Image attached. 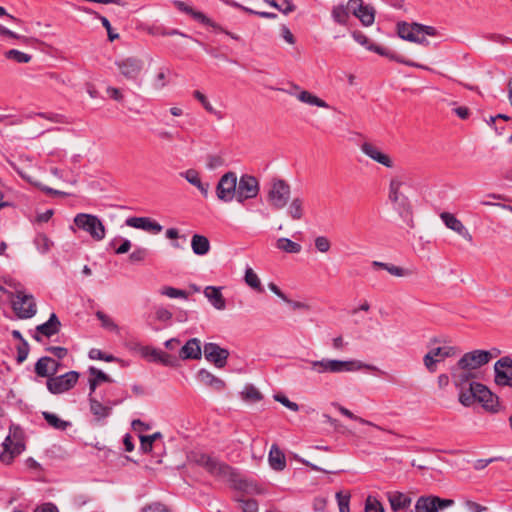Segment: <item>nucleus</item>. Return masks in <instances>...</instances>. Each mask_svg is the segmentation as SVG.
<instances>
[{"label":"nucleus","mask_w":512,"mask_h":512,"mask_svg":"<svg viewBox=\"0 0 512 512\" xmlns=\"http://www.w3.org/2000/svg\"><path fill=\"white\" fill-rule=\"evenodd\" d=\"M202 356L201 341L198 338L189 339L178 351L179 360H199Z\"/></svg>","instance_id":"nucleus-19"},{"label":"nucleus","mask_w":512,"mask_h":512,"mask_svg":"<svg viewBox=\"0 0 512 512\" xmlns=\"http://www.w3.org/2000/svg\"><path fill=\"white\" fill-rule=\"evenodd\" d=\"M61 323L56 316V314L52 313L48 319L43 324H40L36 327L37 334L34 336L35 340L41 341V338L38 334H41L45 337H51L59 332Z\"/></svg>","instance_id":"nucleus-22"},{"label":"nucleus","mask_w":512,"mask_h":512,"mask_svg":"<svg viewBox=\"0 0 512 512\" xmlns=\"http://www.w3.org/2000/svg\"><path fill=\"white\" fill-rule=\"evenodd\" d=\"M244 280H245V283L252 289H254L258 292L263 291V288L261 286V281H260L258 275L254 272V270L252 268H250V267L246 268Z\"/></svg>","instance_id":"nucleus-40"},{"label":"nucleus","mask_w":512,"mask_h":512,"mask_svg":"<svg viewBox=\"0 0 512 512\" xmlns=\"http://www.w3.org/2000/svg\"><path fill=\"white\" fill-rule=\"evenodd\" d=\"M315 247L321 253H327L331 248V242L326 236H318L315 238Z\"/></svg>","instance_id":"nucleus-55"},{"label":"nucleus","mask_w":512,"mask_h":512,"mask_svg":"<svg viewBox=\"0 0 512 512\" xmlns=\"http://www.w3.org/2000/svg\"><path fill=\"white\" fill-rule=\"evenodd\" d=\"M332 405H333L334 407H336V408L338 409V411H339L342 415H344V416L348 417L349 419H352V420L358 421L359 423L364 424V425H370V426H373V427H375V428H377V429H379V430H381V429H382V428H381V427H379L378 425H376V424H374V423H372V422H370V421H368V420H365V419H363V418H361V417L356 416V415H355V414H353L350 410H348L347 408H345V407L341 406V405H340V404H338V403H332Z\"/></svg>","instance_id":"nucleus-41"},{"label":"nucleus","mask_w":512,"mask_h":512,"mask_svg":"<svg viewBox=\"0 0 512 512\" xmlns=\"http://www.w3.org/2000/svg\"><path fill=\"white\" fill-rule=\"evenodd\" d=\"M336 500L339 507V512H350L349 503H350V494L349 493H336Z\"/></svg>","instance_id":"nucleus-49"},{"label":"nucleus","mask_w":512,"mask_h":512,"mask_svg":"<svg viewBox=\"0 0 512 512\" xmlns=\"http://www.w3.org/2000/svg\"><path fill=\"white\" fill-rule=\"evenodd\" d=\"M74 224L79 229L87 232L95 241H101L105 238V226L96 215L79 213L74 217Z\"/></svg>","instance_id":"nucleus-9"},{"label":"nucleus","mask_w":512,"mask_h":512,"mask_svg":"<svg viewBox=\"0 0 512 512\" xmlns=\"http://www.w3.org/2000/svg\"><path fill=\"white\" fill-rule=\"evenodd\" d=\"M197 380L202 384H218V382H220L214 375L205 369L199 370Z\"/></svg>","instance_id":"nucleus-53"},{"label":"nucleus","mask_w":512,"mask_h":512,"mask_svg":"<svg viewBox=\"0 0 512 512\" xmlns=\"http://www.w3.org/2000/svg\"><path fill=\"white\" fill-rule=\"evenodd\" d=\"M348 9L363 25L370 26L373 24L375 19L374 9L369 5H364L363 0H349Z\"/></svg>","instance_id":"nucleus-16"},{"label":"nucleus","mask_w":512,"mask_h":512,"mask_svg":"<svg viewBox=\"0 0 512 512\" xmlns=\"http://www.w3.org/2000/svg\"><path fill=\"white\" fill-rule=\"evenodd\" d=\"M126 225L135 229H141L147 232L158 234L163 227L156 221L148 217H129L125 221Z\"/></svg>","instance_id":"nucleus-20"},{"label":"nucleus","mask_w":512,"mask_h":512,"mask_svg":"<svg viewBox=\"0 0 512 512\" xmlns=\"http://www.w3.org/2000/svg\"><path fill=\"white\" fill-rule=\"evenodd\" d=\"M147 256V250L145 248H137L135 249L129 256V259L132 262H141Z\"/></svg>","instance_id":"nucleus-62"},{"label":"nucleus","mask_w":512,"mask_h":512,"mask_svg":"<svg viewBox=\"0 0 512 512\" xmlns=\"http://www.w3.org/2000/svg\"><path fill=\"white\" fill-rule=\"evenodd\" d=\"M367 49L371 50V51H374V52L378 53L379 55L387 56L390 59H392V60H394V61H396L398 63L407 65V66L421 68V69H428V67H426V66H424L422 64L413 62V61H411L409 59H406L403 56L395 55V54H389L384 48H382L380 46H376V45L371 44L370 46H367Z\"/></svg>","instance_id":"nucleus-28"},{"label":"nucleus","mask_w":512,"mask_h":512,"mask_svg":"<svg viewBox=\"0 0 512 512\" xmlns=\"http://www.w3.org/2000/svg\"><path fill=\"white\" fill-rule=\"evenodd\" d=\"M6 58L14 60L18 63H28L31 56L16 49H11L5 53Z\"/></svg>","instance_id":"nucleus-46"},{"label":"nucleus","mask_w":512,"mask_h":512,"mask_svg":"<svg viewBox=\"0 0 512 512\" xmlns=\"http://www.w3.org/2000/svg\"><path fill=\"white\" fill-rule=\"evenodd\" d=\"M348 5L345 6H336L332 10L333 19L339 24H345L348 19L349 13Z\"/></svg>","instance_id":"nucleus-45"},{"label":"nucleus","mask_w":512,"mask_h":512,"mask_svg":"<svg viewBox=\"0 0 512 512\" xmlns=\"http://www.w3.org/2000/svg\"><path fill=\"white\" fill-rule=\"evenodd\" d=\"M268 460L271 468L276 471H282L286 467L285 455L276 444L271 446Z\"/></svg>","instance_id":"nucleus-30"},{"label":"nucleus","mask_w":512,"mask_h":512,"mask_svg":"<svg viewBox=\"0 0 512 512\" xmlns=\"http://www.w3.org/2000/svg\"><path fill=\"white\" fill-rule=\"evenodd\" d=\"M193 96L195 99H197L201 105L203 106V108L210 114H213L218 120H222L224 118V115L222 114V112L216 110L212 104L210 103V101L208 100V98L202 93L200 92L199 90H195L193 92Z\"/></svg>","instance_id":"nucleus-35"},{"label":"nucleus","mask_w":512,"mask_h":512,"mask_svg":"<svg viewBox=\"0 0 512 512\" xmlns=\"http://www.w3.org/2000/svg\"><path fill=\"white\" fill-rule=\"evenodd\" d=\"M224 164V159L219 155H209L207 157V168L210 170L217 169Z\"/></svg>","instance_id":"nucleus-58"},{"label":"nucleus","mask_w":512,"mask_h":512,"mask_svg":"<svg viewBox=\"0 0 512 512\" xmlns=\"http://www.w3.org/2000/svg\"><path fill=\"white\" fill-rule=\"evenodd\" d=\"M189 459L191 462L203 467L212 476L227 478L233 475V469L214 456L193 452Z\"/></svg>","instance_id":"nucleus-7"},{"label":"nucleus","mask_w":512,"mask_h":512,"mask_svg":"<svg viewBox=\"0 0 512 512\" xmlns=\"http://www.w3.org/2000/svg\"><path fill=\"white\" fill-rule=\"evenodd\" d=\"M229 477L234 481L235 487L240 491H243L247 494H260L262 492L257 483L252 480L238 477L234 473Z\"/></svg>","instance_id":"nucleus-29"},{"label":"nucleus","mask_w":512,"mask_h":512,"mask_svg":"<svg viewBox=\"0 0 512 512\" xmlns=\"http://www.w3.org/2000/svg\"><path fill=\"white\" fill-rule=\"evenodd\" d=\"M115 66L123 78L129 81H136L144 69V61L136 56H128L117 59Z\"/></svg>","instance_id":"nucleus-12"},{"label":"nucleus","mask_w":512,"mask_h":512,"mask_svg":"<svg viewBox=\"0 0 512 512\" xmlns=\"http://www.w3.org/2000/svg\"><path fill=\"white\" fill-rule=\"evenodd\" d=\"M204 356L207 361L218 368H222L226 365L229 352L216 343H206L204 345Z\"/></svg>","instance_id":"nucleus-17"},{"label":"nucleus","mask_w":512,"mask_h":512,"mask_svg":"<svg viewBox=\"0 0 512 512\" xmlns=\"http://www.w3.org/2000/svg\"><path fill=\"white\" fill-rule=\"evenodd\" d=\"M112 380L110 377L102 372L101 370H98L94 367L89 368V378L88 383L89 384H97L98 382H111Z\"/></svg>","instance_id":"nucleus-43"},{"label":"nucleus","mask_w":512,"mask_h":512,"mask_svg":"<svg viewBox=\"0 0 512 512\" xmlns=\"http://www.w3.org/2000/svg\"><path fill=\"white\" fill-rule=\"evenodd\" d=\"M388 500L394 512L407 509L411 505V498L400 492L390 493Z\"/></svg>","instance_id":"nucleus-32"},{"label":"nucleus","mask_w":512,"mask_h":512,"mask_svg":"<svg viewBox=\"0 0 512 512\" xmlns=\"http://www.w3.org/2000/svg\"><path fill=\"white\" fill-rule=\"evenodd\" d=\"M287 214L292 220H301L304 216V199L294 197L288 206Z\"/></svg>","instance_id":"nucleus-34"},{"label":"nucleus","mask_w":512,"mask_h":512,"mask_svg":"<svg viewBox=\"0 0 512 512\" xmlns=\"http://www.w3.org/2000/svg\"><path fill=\"white\" fill-rule=\"evenodd\" d=\"M291 194L290 185L283 179H272L268 190L267 200L270 206L276 210L284 208Z\"/></svg>","instance_id":"nucleus-10"},{"label":"nucleus","mask_w":512,"mask_h":512,"mask_svg":"<svg viewBox=\"0 0 512 512\" xmlns=\"http://www.w3.org/2000/svg\"><path fill=\"white\" fill-rule=\"evenodd\" d=\"M440 343L438 338H432L427 346V352L423 356V365L429 373H435L438 369V364L443 362L446 358L456 356L457 348L454 346H435Z\"/></svg>","instance_id":"nucleus-4"},{"label":"nucleus","mask_w":512,"mask_h":512,"mask_svg":"<svg viewBox=\"0 0 512 512\" xmlns=\"http://www.w3.org/2000/svg\"><path fill=\"white\" fill-rule=\"evenodd\" d=\"M398 35L404 40L426 46L429 44L426 36H435L436 30L432 26H425L417 23H402L398 24Z\"/></svg>","instance_id":"nucleus-8"},{"label":"nucleus","mask_w":512,"mask_h":512,"mask_svg":"<svg viewBox=\"0 0 512 512\" xmlns=\"http://www.w3.org/2000/svg\"><path fill=\"white\" fill-rule=\"evenodd\" d=\"M180 176L185 178L187 182L195 186L203 197L207 198L209 195L210 185L209 183H203L200 174L194 169H188L180 173Z\"/></svg>","instance_id":"nucleus-25"},{"label":"nucleus","mask_w":512,"mask_h":512,"mask_svg":"<svg viewBox=\"0 0 512 512\" xmlns=\"http://www.w3.org/2000/svg\"><path fill=\"white\" fill-rule=\"evenodd\" d=\"M59 363L51 357H42L35 364V373L40 377H51L57 373Z\"/></svg>","instance_id":"nucleus-23"},{"label":"nucleus","mask_w":512,"mask_h":512,"mask_svg":"<svg viewBox=\"0 0 512 512\" xmlns=\"http://www.w3.org/2000/svg\"><path fill=\"white\" fill-rule=\"evenodd\" d=\"M61 381L58 384H76L79 374L75 371H70L60 376Z\"/></svg>","instance_id":"nucleus-60"},{"label":"nucleus","mask_w":512,"mask_h":512,"mask_svg":"<svg viewBox=\"0 0 512 512\" xmlns=\"http://www.w3.org/2000/svg\"><path fill=\"white\" fill-rule=\"evenodd\" d=\"M416 512H438L433 496L420 497L415 505Z\"/></svg>","instance_id":"nucleus-36"},{"label":"nucleus","mask_w":512,"mask_h":512,"mask_svg":"<svg viewBox=\"0 0 512 512\" xmlns=\"http://www.w3.org/2000/svg\"><path fill=\"white\" fill-rule=\"evenodd\" d=\"M221 290V287L216 286H207L203 290L204 296L217 310H224L226 308V301Z\"/></svg>","instance_id":"nucleus-24"},{"label":"nucleus","mask_w":512,"mask_h":512,"mask_svg":"<svg viewBox=\"0 0 512 512\" xmlns=\"http://www.w3.org/2000/svg\"><path fill=\"white\" fill-rule=\"evenodd\" d=\"M487 356L483 349L463 353L449 368L453 384H480L484 380L485 374L481 368L487 365Z\"/></svg>","instance_id":"nucleus-1"},{"label":"nucleus","mask_w":512,"mask_h":512,"mask_svg":"<svg viewBox=\"0 0 512 512\" xmlns=\"http://www.w3.org/2000/svg\"><path fill=\"white\" fill-rule=\"evenodd\" d=\"M494 384H512V356L504 355L493 365Z\"/></svg>","instance_id":"nucleus-15"},{"label":"nucleus","mask_w":512,"mask_h":512,"mask_svg":"<svg viewBox=\"0 0 512 512\" xmlns=\"http://www.w3.org/2000/svg\"><path fill=\"white\" fill-rule=\"evenodd\" d=\"M159 352H160V349L151 348V347H146L143 349V355L149 361L156 362V363L158 361Z\"/></svg>","instance_id":"nucleus-64"},{"label":"nucleus","mask_w":512,"mask_h":512,"mask_svg":"<svg viewBox=\"0 0 512 512\" xmlns=\"http://www.w3.org/2000/svg\"><path fill=\"white\" fill-rule=\"evenodd\" d=\"M34 244L40 253L45 254L51 249L53 242L45 234H38L34 239Z\"/></svg>","instance_id":"nucleus-42"},{"label":"nucleus","mask_w":512,"mask_h":512,"mask_svg":"<svg viewBox=\"0 0 512 512\" xmlns=\"http://www.w3.org/2000/svg\"><path fill=\"white\" fill-rule=\"evenodd\" d=\"M275 400L283 404L285 407L292 411H298L299 406L295 402L290 401L285 395L276 394L274 396Z\"/></svg>","instance_id":"nucleus-59"},{"label":"nucleus","mask_w":512,"mask_h":512,"mask_svg":"<svg viewBox=\"0 0 512 512\" xmlns=\"http://www.w3.org/2000/svg\"><path fill=\"white\" fill-rule=\"evenodd\" d=\"M386 271L396 277H405L410 275V272L407 269L389 263L387 264Z\"/></svg>","instance_id":"nucleus-57"},{"label":"nucleus","mask_w":512,"mask_h":512,"mask_svg":"<svg viewBox=\"0 0 512 512\" xmlns=\"http://www.w3.org/2000/svg\"><path fill=\"white\" fill-rule=\"evenodd\" d=\"M441 220L444 222L447 228L456 232L458 235L463 237L468 241H472V235L468 231V229L463 225V223L457 219L453 214L449 212H443L440 214Z\"/></svg>","instance_id":"nucleus-21"},{"label":"nucleus","mask_w":512,"mask_h":512,"mask_svg":"<svg viewBox=\"0 0 512 512\" xmlns=\"http://www.w3.org/2000/svg\"><path fill=\"white\" fill-rule=\"evenodd\" d=\"M405 184L406 182L403 176H394L389 182L388 190V199L402 218H408L412 214L409 198L402 192V188Z\"/></svg>","instance_id":"nucleus-5"},{"label":"nucleus","mask_w":512,"mask_h":512,"mask_svg":"<svg viewBox=\"0 0 512 512\" xmlns=\"http://www.w3.org/2000/svg\"><path fill=\"white\" fill-rule=\"evenodd\" d=\"M95 315L97 319L101 322L103 328L110 331L118 332V325L108 315H106L102 311H97Z\"/></svg>","instance_id":"nucleus-44"},{"label":"nucleus","mask_w":512,"mask_h":512,"mask_svg":"<svg viewBox=\"0 0 512 512\" xmlns=\"http://www.w3.org/2000/svg\"><path fill=\"white\" fill-rule=\"evenodd\" d=\"M3 451L0 454V461L4 464H10L15 457L20 455L25 449L23 430L14 424L9 427V434L2 443Z\"/></svg>","instance_id":"nucleus-6"},{"label":"nucleus","mask_w":512,"mask_h":512,"mask_svg":"<svg viewBox=\"0 0 512 512\" xmlns=\"http://www.w3.org/2000/svg\"><path fill=\"white\" fill-rule=\"evenodd\" d=\"M140 512H171V510L161 502H152L146 504Z\"/></svg>","instance_id":"nucleus-54"},{"label":"nucleus","mask_w":512,"mask_h":512,"mask_svg":"<svg viewBox=\"0 0 512 512\" xmlns=\"http://www.w3.org/2000/svg\"><path fill=\"white\" fill-rule=\"evenodd\" d=\"M96 387L97 386H90V411L98 420H100L106 418L110 414L111 408L91 397Z\"/></svg>","instance_id":"nucleus-33"},{"label":"nucleus","mask_w":512,"mask_h":512,"mask_svg":"<svg viewBox=\"0 0 512 512\" xmlns=\"http://www.w3.org/2000/svg\"><path fill=\"white\" fill-rule=\"evenodd\" d=\"M259 191L260 186L258 179L252 175L243 174L238 179L236 201L238 203H244L246 200L256 198Z\"/></svg>","instance_id":"nucleus-13"},{"label":"nucleus","mask_w":512,"mask_h":512,"mask_svg":"<svg viewBox=\"0 0 512 512\" xmlns=\"http://www.w3.org/2000/svg\"><path fill=\"white\" fill-rule=\"evenodd\" d=\"M237 183L238 178L235 172L229 171L223 174L216 185L217 198L225 203L236 200Z\"/></svg>","instance_id":"nucleus-11"},{"label":"nucleus","mask_w":512,"mask_h":512,"mask_svg":"<svg viewBox=\"0 0 512 512\" xmlns=\"http://www.w3.org/2000/svg\"><path fill=\"white\" fill-rule=\"evenodd\" d=\"M239 508L243 512H257L258 511V502L254 499H238Z\"/></svg>","instance_id":"nucleus-51"},{"label":"nucleus","mask_w":512,"mask_h":512,"mask_svg":"<svg viewBox=\"0 0 512 512\" xmlns=\"http://www.w3.org/2000/svg\"><path fill=\"white\" fill-rule=\"evenodd\" d=\"M276 247L286 253H299L302 249L300 244L288 238H279L276 242Z\"/></svg>","instance_id":"nucleus-38"},{"label":"nucleus","mask_w":512,"mask_h":512,"mask_svg":"<svg viewBox=\"0 0 512 512\" xmlns=\"http://www.w3.org/2000/svg\"><path fill=\"white\" fill-rule=\"evenodd\" d=\"M12 306L15 314L21 319H28L36 314V303L31 295L18 292Z\"/></svg>","instance_id":"nucleus-14"},{"label":"nucleus","mask_w":512,"mask_h":512,"mask_svg":"<svg viewBox=\"0 0 512 512\" xmlns=\"http://www.w3.org/2000/svg\"><path fill=\"white\" fill-rule=\"evenodd\" d=\"M173 4L174 6L186 13V14H189L191 17H193L196 21L204 24V25H208V26H212V27H216L215 23L209 19L206 15H204L202 12L200 11H196L194 10L191 6L187 5L186 3H184L183 1H180V0H174L173 1Z\"/></svg>","instance_id":"nucleus-26"},{"label":"nucleus","mask_w":512,"mask_h":512,"mask_svg":"<svg viewBox=\"0 0 512 512\" xmlns=\"http://www.w3.org/2000/svg\"><path fill=\"white\" fill-rule=\"evenodd\" d=\"M287 92L290 95L295 96L302 103L308 104L310 106H316L319 108H329L328 103H326L324 100H322L321 98L307 90H301L297 94L293 93L292 91Z\"/></svg>","instance_id":"nucleus-27"},{"label":"nucleus","mask_w":512,"mask_h":512,"mask_svg":"<svg viewBox=\"0 0 512 512\" xmlns=\"http://www.w3.org/2000/svg\"><path fill=\"white\" fill-rule=\"evenodd\" d=\"M274 7L285 15L295 10V6L290 0H277L276 3H274Z\"/></svg>","instance_id":"nucleus-56"},{"label":"nucleus","mask_w":512,"mask_h":512,"mask_svg":"<svg viewBox=\"0 0 512 512\" xmlns=\"http://www.w3.org/2000/svg\"><path fill=\"white\" fill-rule=\"evenodd\" d=\"M307 369L317 374H341L368 369L373 372H379L376 367L366 365L359 360H338L323 358L321 360H307Z\"/></svg>","instance_id":"nucleus-2"},{"label":"nucleus","mask_w":512,"mask_h":512,"mask_svg":"<svg viewBox=\"0 0 512 512\" xmlns=\"http://www.w3.org/2000/svg\"><path fill=\"white\" fill-rule=\"evenodd\" d=\"M361 151L368 156L370 159L375 162L387 167L392 168L394 166V162L391 157L382 152L377 146L370 142H364L360 146Z\"/></svg>","instance_id":"nucleus-18"},{"label":"nucleus","mask_w":512,"mask_h":512,"mask_svg":"<svg viewBox=\"0 0 512 512\" xmlns=\"http://www.w3.org/2000/svg\"><path fill=\"white\" fill-rule=\"evenodd\" d=\"M160 293L162 295H165V296L169 297V298H184V299H187V297H188L186 291L181 290V289H177V288H174V287H170V286L163 287L161 289Z\"/></svg>","instance_id":"nucleus-48"},{"label":"nucleus","mask_w":512,"mask_h":512,"mask_svg":"<svg viewBox=\"0 0 512 512\" xmlns=\"http://www.w3.org/2000/svg\"><path fill=\"white\" fill-rule=\"evenodd\" d=\"M365 512H384V508L375 497L368 496L365 502Z\"/></svg>","instance_id":"nucleus-52"},{"label":"nucleus","mask_w":512,"mask_h":512,"mask_svg":"<svg viewBox=\"0 0 512 512\" xmlns=\"http://www.w3.org/2000/svg\"><path fill=\"white\" fill-rule=\"evenodd\" d=\"M42 415H43L44 419L46 420V422L54 429L64 431L69 426H71L70 422L62 420L56 414H53L50 412H43Z\"/></svg>","instance_id":"nucleus-37"},{"label":"nucleus","mask_w":512,"mask_h":512,"mask_svg":"<svg viewBox=\"0 0 512 512\" xmlns=\"http://www.w3.org/2000/svg\"><path fill=\"white\" fill-rule=\"evenodd\" d=\"M240 395L243 401L250 404L256 403L262 399L261 392L256 389L255 386H246Z\"/></svg>","instance_id":"nucleus-39"},{"label":"nucleus","mask_w":512,"mask_h":512,"mask_svg":"<svg viewBox=\"0 0 512 512\" xmlns=\"http://www.w3.org/2000/svg\"><path fill=\"white\" fill-rule=\"evenodd\" d=\"M22 177L24 179H26L28 182H30L31 184H33V185L37 186L38 188H40L42 191H44L47 194H50V195H60V196L67 195L65 192H62V191H59V190H55V189H52V188H50L48 186L42 185L40 182L34 180L32 177H30L28 175L22 174Z\"/></svg>","instance_id":"nucleus-47"},{"label":"nucleus","mask_w":512,"mask_h":512,"mask_svg":"<svg viewBox=\"0 0 512 512\" xmlns=\"http://www.w3.org/2000/svg\"><path fill=\"white\" fill-rule=\"evenodd\" d=\"M459 401L464 406L480 403L489 412H497L499 398L488 389V386H468L459 393Z\"/></svg>","instance_id":"nucleus-3"},{"label":"nucleus","mask_w":512,"mask_h":512,"mask_svg":"<svg viewBox=\"0 0 512 512\" xmlns=\"http://www.w3.org/2000/svg\"><path fill=\"white\" fill-rule=\"evenodd\" d=\"M166 76H167V73L165 70L161 69L156 77H155V81H154V87L156 89H162L163 87L166 86L167 82H166Z\"/></svg>","instance_id":"nucleus-63"},{"label":"nucleus","mask_w":512,"mask_h":512,"mask_svg":"<svg viewBox=\"0 0 512 512\" xmlns=\"http://www.w3.org/2000/svg\"><path fill=\"white\" fill-rule=\"evenodd\" d=\"M157 363L173 367L178 365V358L176 355H172L160 350Z\"/></svg>","instance_id":"nucleus-50"},{"label":"nucleus","mask_w":512,"mask_h":512,"mask_svg":"<svg viewBox=\"0 0 512 512\" xmlns=\"http://www.w3.org/2000/svg\"><path fill=\"white\" fill-rule=\"evenodd\" d=\"M191 248L194 254L204 256L210 251V242L206 236L194 234L191 238Z\"/></svg>","instance_id":"nucleus-31"},{"label":"nucleus","mask_w":512,"mask_h":512,"mask_svg":"<svg viewBox=\"0 0 512 512\" xmlns=\"http://www.w3.org/2000/svg\"><path fill=\"white\" fill-rule=\"evenodd\" d=\"M99 19H100L102 25L107 30L108 39L110 41H114V40L118 39L119 38V34L118 33H114L112 31L111 24H110L109 20L106 17H104V16H99Z\"/></svg>","instance_id":"nucleus-61"}]
</instances>
